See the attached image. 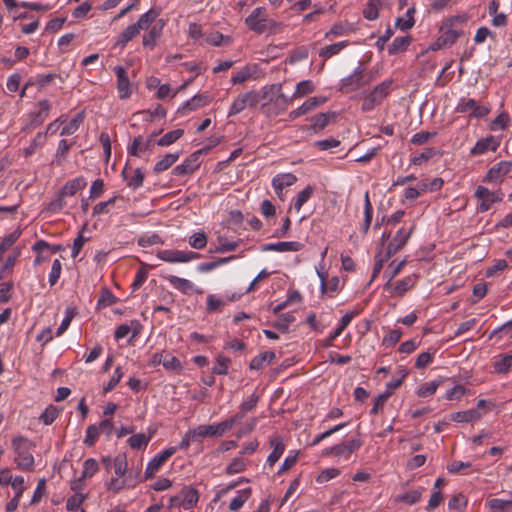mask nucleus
I'll use <instances>...</instances> for the list:
<instances>
[{
	"instance_id": "nucleus-1",
	"label": "nucleus",
	"mask_w": 512,
	"mask_h": 512,
	"mask_svg": "<svg viewBox=\"0 0 512 512\" xmlns=\"http://www.w3.org/2000/svg\"><path fill=\"white\" fill-rule=\"evenodd\" d=\"M262 98L266 101L262 105L263 112L269 116L279 114L288 108L294 100L292 96L288 97L282 92L280 83L264 87Z\"/></svg>"
},
{
	"instance_id": "nucleus-2",
	"label": "nucleus",
	"mask_w": 512,
	"mask_h": 512,
	"mask_svg": "<svg viewBox=\"0 0 512 512\" xmlns=\"http://www.w3.org/2000/svg\"><path fill=\"white\" fill-rule=\"evenodd\" d=\"M245 24L249 30L256 34L275 32L281 25L279 22L269 18L267 10L264 7L255 8L250 15L245 18Z\"/></svg>"
},
{
	"instance_id": "nucleus-3",
	"label": "nucleus",
	"mask_w": 512,
	"mask_h": 512,
	"mask_svg": "<svg viewBox=\"0 0 512 512\" xmlns=\"http://www.w3.org/2000/svg\"><path fill=\"white\" fill-rule=\"evenodd\" d=\"M466 21V14H458L446 19L440 27L442 34L438 38V44L443 46L453 45L461 35L457 26L465 23Z\"/></svg>"
},
{
	"instance_id": "nucleus-4",
	"label": "nucleus",
	"mask_w": 512,
	"mask_h": 512,
	"mask_svg": "<svg viewBox=\"0 0 512 512\" xmlns=\"http://www.w3.org/2000/svg\"><path fill=\"white\" fill-rule=\"evenodd\" d=\"M15 450V463L17 467L24 471H30L34 466V457L32 455L33 445L23 437H17L13 440Z\"/></svg>"
},
{
	"instance_id": "nucleus-5",
	"label": "nucleus",
	"mask_w": 512,
	"mask_h": 512,
	"mask_svg": "<svg viewBox=\"0 0 512 512\" xmlns=\"http://www.w3.org/2000/svg\"><path fill=\"white\" fill-rule=\"evenodd\" d=\"M391 79H386L378 84L363 100L362 109L370 111L389 95L392 85Z\"/></svg>"
},
{
	"instance_id": "nucleus-6",
	"label": "nucleus",
	"mask_w": 512,
	"mask_h": 512,
	"mask_svg": "<svg viewBox=\"0 0 512 512\" xmlns=\"http://www.w3.org/2000/svg\"><path fill=\"white\" fill-rule=\"evenodd\" d=\"M474 196L481 201L477 208L478 212L481 213L488 211L494 203L501 202L503 199L501 190L490 191L481 185L476 188Z\"/></svg>"
},
{
	"instance_id": "nucleus-7",
	"label": "nucleus",
	"mask_w": 512,
	"mask_h": 512,
	"mask_svg": "<svg viewBox=\"0 0 512 512\" xmlns=\"http://www.w3.org/2000/svg\"><path fill=\"white\" fill-rule=\"evenodd\" d=\"M368 81L369 79L366 77L364 69L359 66L351 75L341 80L340 89L342 92L350 93L364 86Z\"/></svg>"
},
{
	"instance_id": "nucleus-8",
	"label": "nucleus",
	"mask_w": 512,
	"mask_h": 512,
	"mask_svg": "<svg viewBox=\"0 0 512 512\" xmlns=\"http://www.w3.org/2000/svg\"><path fill=\"white\" fill-rule=\"evenodd\" d=\"M258 104V95L254 91H248L240 94L231 104L228 117L235 116L248 107H254Z\"/></svg>"
},
{
	"instance_id": "nucleus-9",
	"label": "nucleus",
	"mask_w": 512,
	"mask_h": 512,
	"mask_svg": "<svg viewBox=\"0 0 512 512\" xmlns=\"http://www.w3.org/2000/svg\"><path fill=\"white\" fill-rule=\"evenodd\" d=\"M416 282L417 276L412 274L394 283H385L384 290L387 291L392 297H402L407 291L416 285Z\"/></svg>"
},
{
	"instance_id": "nucleus-10",
	"label": "nucleus",
	"mask_w": 512,
	"mask_h": 512,
	"mask_svg": "<svg viewBox=\"0 0 512 512\" xmlns=\"http://www.w3.org/2000/svg\"><path fill=\"white\" fill-rule=\"evenodd\" d=\"M205 150H197L187 157L180 165H177L172 173L175 176H186L192 174L200 166V158Z\"/></svg>"
},
{
	"instance_id": "nucleus-11",
	"label": "nucleus",
	"mask_w": 512,
	"mask_h": 512,
	"mask_svg": "<svg viewBox=\"0 0 512 512\" xmlns=\"http://www.w3.org/2000/svg\"><path fill=\"white\" fill-rule=\"evenodd\" d=\"M166 25V21L164 19H158L151 27L148 29L147 33L142 36V45L144 48L149 49L150 51L154 50L158 41L162 37L163 29Z\"/></svg>"
},
{
	"instance_id": "nucleus-12",
	"label": "nucleus",
	"mask_w": 512,
	"mask_h": 512,
	"mask_svg": "<svg viewBox=\"0 0 512 512\" xmlns=\"http://www.w3.org/2000/svg\"><path fill=\"white\" fill-rule=\"evenodd\" d=\"M176 447H169L157 455H155L147 464L145 470V477L152 478L160 467L174 454L176 453Z\"/></svg>"
},
{
	"instance_id": "nucleus-13",
	"label": "nucleus",
	"mask_w": 512,
	"mask_h": 512,
	"mask_svg": "<svg viewBox=\"0 0 512 512\" xmlns=\"http://www.w3.org/2000/svg\"><path fill=\"white\" fill-rule=\"evenodd\" d=\"M166 116V110L163 106L157 105L156 108L151 110L139 111L132 116L133 123L131 126L135 127L139 124V120L146 121L150 124H157V122Z\"/></svg>"
},
{
	"instance_id": "nucleus-14",
	"label": "nucleus",
	"mask_w": 512,
	"mask_h": 512,
	"mask_svg": "<svg viewBox=\"0 0 512 512\" xmlns=\"http://www.w3.org/2000/svg\"><path fill=\"white\" fill-rule=\"evenodd\" d=\"M156 133H152L148 138L137 136L128 147V153L133 156L141 157L146 152H150L154 146Z\"/></svg>"
},
{
	"instance_id": "nucleus-15",
	"label": "nucleus",
	"mask_w": 512,
	"mask_h": 512,
	"mask_svg": "<svg viewBox=\"0 0 512 512\" xmlns=\"http://www.w3.org/2000/svg\"><path fill=\"white\" fill-rule=\"evenodd\" d=\"M512 163L509 161H501L492 166L484 177L485 182L501 183L504 177L510 172Z\"/></svg>"
},
{
	"instance_id": "nucleus-16",
	"label": "nucleus",
	"mask_w": 512,
	"mask_h": 512,
	"mask_svg": "<svg viewBox=\"0 0 512 512\" xmlns=\"http://www.w3.org/2000/svg\"><path fill=\"white\" fill-rule=\"evenodd\" d=\"M242 420V415H234L220 423L206 425L209 437H221Z\"/></svg>"
},
{
	"instance_id": "nucleus-17",
	"label": "nucleus",
	"mask_w": 512,
	"mask_h": 512,
	"mask_svg": "<svg viewBox=\"0 0 512 512\" xmlns=\"http://www.w3.org/2000/svg\"><path fill=\"white\" fill-rule=\"evenodd\" d=\"M499 146V138L495 136H488L478 140L474 147L470 150V154L473 156H479L489 151L495 152Z\"/></svg>"
},
{
	"instance_id": "nucleus-18",
	"label": "nucleus",
	"mask_w": 512,
	"mask_h": 512,
	"mask_svg": "<svg viewBox=\"0 0 512 512\" xmlns=\"http://www.w3.org/2000/svg\"><path fill=\"white\" fill-rule=\"evenodd\" d=\"M165 278L174 289L180 291L183 294H188L189 292H195L197 294L203 293L202 289L196 288L195 285L188 279L175 275H168Z\"/></svg>"
},
{
	"instance_id": "nucleus-19",
	"label": "nucleus",
	"mask_w": 512,
	"mask_h": 512,
	"mask_svg": "<svg viewBox=\"0 0 512 512\" xmlns=\"http://www.w3.org/2000/svg\"><path fill=\"white\" fill-rule=\"evenodd\" d=\"M361 445V440L352 439L330 447L329 451L334 456H344L346 459H348L353 452L357 451L361 447Z\"/></svg>"
},
{
	"instance_id": "nucleus-20",
	"label": "nucleus",
	"mask_w": 512,
	"mask_h": 512,
	"mask_svg": "<svg viewBox=\"0 0 512 512\" xmlns=\"http://www.w3.org/2000/svg\"><path fill=\"white\" fill-rule=\"evenodd\" d=\"M141 330V323L138 320L134 319L131 320L129 323L121 324L120 326H118L114 333V337L116 340H120L131 334L130 340H133L140 334Z\"/></svg>"
},
{
	"instance_id": "nucleus-21",
	"label": "nucleus",
	"mask_w": 512,
	"mask_h": 512,
	"mask_svg": "<svg viewBox=\"0 0 512 512\" xmlns=\"http://www.w3.org/2000/svg\"><path fill=\"white\" fill-rule=\"evenodd\" d=\"M114 72L117 77V89L121 99L129 98L131 95L130 81L127 76L126 69L122 66L114 67Z\"/></svg>"
},
{
	"instance_id": "nucleus-22",
	"label": "nucleus",
	"mask_w": 512,
	"mask_h": 512,
	"mask_svg": "<svg viewBox=\"0 0 512 512\" xmlns=\"http://www.w3.org/2000/svg\"><path fill=\"white\" fill-rule=\"evenodd\" d=\"M159 15V10L151 8L146 13L142 14L137 22L132 25L134 28H136V31L140 33L142 30L150 29V27L158 20Z\"/></svg>"
},
{
	"instance_id": "nucleus-23",
	"label": "nucleus",
	"mask_w": 512,
	"mask_h": 512,
	"mask_svg": "<svg viewBox=\"0 0 512 512\" xmlns=\"http://www.w3.org/2000/svg\"><path fill=\"white\" fill-rule=\"evenodd\" d=\"M303 244L297 241H284L277 243H269L262 247V251H276V252H296L301 250Z\"/></svg>"
},
{
	"instance_id": "nucleus-24",
	"label": "nucleus",
	"mask_w": 512,
	"mask_h": 512,
	"mask_svg": "<svg viewBox=\"0 0 512 512\" xmlns=\"http://www.w3.org/2000/svg\"><path fill=\"white\" fill-rule=\"evenodd\" d=\"M50 111V103L48 100H42L31 112V124L34 126L41 125L48 117Z\"/></svg>"
},
{
	"instance_id": "nucleus-25",
	"label": "nucleus",
	"mask_w": 512,
	"mask_h": 512,
	"mask_svg": "<svg viewBox=\"0 0 512 512\" xmlns=\"http://www.w3.org/2000/svg\"><path fill=\"white\" fill-rule=\"evenodd\" d=\"M297 181V177L292 173L278 174L272 179V186L278 196L285 187L293 185Z\"/></svg>"
},
{
	"instance_id": "nucleus-26",
	"label": "nucleus",
	"mask_w": 512,
	"mask_h": 512,
	"mask_svg": "<svg viewBox=\"0 0 512 512\" xmlns=\"http://www.w3.org/2000/svg\"><path fill=\"white\" fill-rule=\"evenodd\" d=\"M270 446L273 448L272 452L267 457V464L273 466L283 455L285 451V445L281 437H273L270 440Z\"/></svg>"
},
{
	"instance_id": "nucleus-27",
	"label": "nucleus",
	"mask_w": 512,
	"mask_h": 512,
	"mask_svg": "<svg viewBox=\"0 0 512 512\" xmlns=\"http://www.w3.org/2000/svg\"><path fill=\"white\" fill-rule=\"evenodd\" d=\"M324 102V98L320 97H311L307 99L301 106H299L297 109L290 112V118L294 119L301 115H305L308 112H310L312 109H315L320 104Z\"/></svg>"
},
{
	"instance_id": "nucleus-28",
	"label": "nucleus",
	"mask_w": 512,
	"mask_h": 512,
	"mask_svg": "<svg viewBox=\"0 0 512 512\" xmlns=\"http://www.w3.org/2000/svg\"><path fill=\"white\" fill-rule=\"evenodd\" d=\"M86 185V179L80 176L66 182V184L62 187L60 191L62 192V196H73L78 191L84 189Z\"/></svg>"
},
{
	"instance_id": "nucleus-29",
	"label": "nucleus",
	"mask_w": 512,
	"mask_h": 512,
	"mask_svg": "<svg viewBox=\"0 0 512 512\" xmlns=\"http://www.w3.org/2000/svg\"><path fill=\"white\" fill-rule=\"evenodd\" d=\"M209 103V96L207 94H196L191 99L186 101L178 112L193 111L199 107H203Z\"/></svg>"
},
{
	"instance_id": "nucleus-30",
	"label": "nucleus",
	"mask_w": 512,
	"mask_h": 512,
	"mask_svg": "<svg viewBox=\"0 0 512 512\" xmlns=\"http://www.w3.org/2000/svg\"><path fill=\"white\" fill-rule=\"evenodd\" d=\"M349 45V41H340L328 46H325L319 50V57H321L324 61L327 59L338 55L344 48Z\"/></svg>"
},
{
	"instance_id": "nucleus-31",
	"label": "nucleus",
	"mask_w": 512,
	"mask_h": 512,
	"mask_svg": "<svg viewBox=\"0 0 512 512\" xmlns=\"http://www.w3.org/2000/svg\"><path fill=\"white\" fill-rule=\"evenodd\" d=\"M317 274L320 278V286L323 293L328 291L337 292L340 289V279L337 276L332 277L328 282H326V273L316 268Z\"/></svg>"
},
{
	"instance_id": "nucleus-32",
	"label": "nucleus",
	"mask_w": 512,
	"mask_h": 512,
	"mask_svg": "<svg viewBox=\"0 0 512 512\" xmlns=\"http://www.w3.org/2000/svg\"><path fill=\"white\" fill-rule=\"evenodd\" d=\"M385 0H368L364 9L363 16L365 19L373 21L379 17V11L384 5Z\"/></svg>"
},
{
	"instance_id": "nucleus-33",
	"label": "nucleus",
	"mask_w": 512,
	"mask_h": 512,
	"mask_svg": "<svg viewBox=\"0 0 512 512\" xmlns=\"http://www.w3.org/2000/svg\"><path fill=\"white\" fill-rule=\"evenodd\" d=\"M275 353L266 351L256 355L250 362V369L261 370L275 359Z\"/></svg>"
},
{
	"instance_id": "nucleus-34",
	"label": "nucleus",
	"mask_w": 512,
	"mask_h": 512,
	"mask_svg": "<svg viewBox=\"0 0 512 512\" xmlns=\"http://www.w3.org/2000/svg\"><path fill=\"white\" fill-rule=\"evenodd\" d=\"M155 358H159L158 363L162 364L167 370H180L182 367L180 360L170 353H157L155 354Z\"/></svg>"
},
{
	"instance_id": "nucleus-35",
	"label": "nucleus",
	"mask_w": 512,
	"mask_h": 512,
	"mask_svg": "<svg viewBox=\"0 0 512 512\" xmlns=\"http://www.w3.org/2000/svg\"><path fill=\"white\" fill-rule=\"evenodd\" d=\"M199 500L198 491L194 488H184L181 492V505L184 509H191Z\"/></svg>"
},
{
	"instance_id": "nucleus-36",
	"label": "nucleus",
	"mask_w": 512,
	"mask_h": 512,
	"mask_svg": "<svg viewBox=\"0 0 512 512\" xmlns=\"http://www.w3.org/2000/svg\"><path fill=\"white\" fill-rule=\"evenodd\" d=\"M180 154H181L180 152L166 154L162 159H160L159 161H157L155 163V166L153 169L154 172L161 173V172H164L167 169H169L172 165H174L178 161Z\"/></svg>"
},
{
	"instance_id": "nucleus-37",
	"label": "nucleus",
	"mask_w": 512,
	"mask_h": 512,
	"mask_svg": "<svg viewBox=\"0 0 512 512\" xmlns=\"http://www.w3.org/2000/svg\"><path fill=\"white\" fill-rule=\"evenodd\" d=\"M157 258L167 263H183V251L166 249L160 250L156 254Z\"/></svg>"
},
{
	"instance_id": "nucleus-38",
	"label": "nucleus",
	"mask_w": 512,
	"mask_h": 512,
	"mask_svg": "<svg viewBox=\"0 0 512 512\" xmlns=\"http://www.w3.org/2000/svg\"><path fill=\"white\" fill-rule=\"evenodd\" d=\"M373 215V207L369 198V192L366 191L364 195V218L361 224V231L366 234L370 228Z\"/></svg>"
},
{
	"instance_id": "nucleus-39",
	"label": "nucleus",
	"mask_w": 512,
	"mask_h": 512,
	"mask_svg": "<svg viewBox=\"0 0 512 512\" xmlns=\"http://www.w3.org/2000/svg\"><path fill=\"white\" fill-rule=\"evenodd\" d=\"M415 11H416V9L414 6L408 8L404 17H398L396 19V21H395L396 28H398L402 31H407V30L411 29L415 24L414 17H413Z\"/></svg>"
},
{
	"instance_id": "nucleus-40",
	"label": "nucleus",
	"mask_w": 512,
	"mask_h": 512,
	"mask_svg": "<svg viewBox=\"0 0 512 512\" xmlns=\"http://www.w3.org/2000/svg\"><path fill=\"white\" fill-rule=\"evenodd\" d=\"M250 496L251 488L239 490L237 492V495L230 501L229 509L234 512L240 510L243 507L244 503L250 498Z\"/></svg>"
},
{
	"instance_id": "nucleus-41",
	"label": "nucleus",
	"mask_w": 512,
	"mask_h": 512,
	"mask_svg": "<svg viewBox=\"0 0 512 512\" xmlns=\"http://www.w3.org/2000/svg\"><path fill=\"white\" fill-rule=\"evenodd\" d=\"M480 418V413L476 409H470L466 411H459L452 413L450 419L454 422H472Z\"/></svg>"
},
{
	"instance_id": "nucleus-42",
	"label": "nucleus",
	"mask_w": 512,
	"mask_h": 512,
	"mask_svg": "<svg viewBox=\"0 0 512 512\" xmlns=\"http://www.w3.org/2000/svg\"><path fill=\"white\" fill-rule=\"evenodd\" d=\"M315 90V84L312 80H303L300 81L295 88V91L292 95L293 99L303 98Z\"/></svg>"
},
{
	"instance_id": "nucleus-43",
	"label": "nucleus",
	"mask_w": 512,
	"mask_h": 512,
	"mask_svg": "<svg viewBox=\"0 0 512 512\" xmlns=\"http://www.w3.org/2000/svg\"><path fill=\"white\" fill-rule=\"evenodd\" d=\"M423 488L405 492L395 497V502H402L408 505L418 503L422 497Z\"/></svg>"
},
{
	"instance_id": "nucleus-44",
	"label": "nucleus",
	"mask_w": 512,
	"mask_h": 512,
	"mask_svg": "<svg viewBox=\"0 0 512 512\" xmlns=\"http://www.w3.org/2000/svg\"><path fill=\"white\" fill-rule=\"evenodd\" d=\"M139 33L136 31V28L133 25H129L122 33L119 34L117 40L115 42V47H120L121 49L125 48L126 45L135 38Z\"/></svg>"
},
{
	"instance_id": "nucleus-45",
	"label": "nucleus",
	"mask_w": 512,
	"mask_h": 512,
	"mask_svg": "<svg viewBox=\"0 0 512 512\" xmlns=\"http://www.w3.org/2000/svg\"><path fill=\"white\" fill-rule=\"evenodd\" d=\"M411 42L408 36L396 37L388 48L389 55L405 51Z\"/></svg>"
},
{
	"instance_id": "nucleus-46",
	"label": "nucleus",
	"mask_w": 512,
	"mask_h": 512,
	"mask_svg": "<svg viewBox=\"0 0 512 512\" xmlns=\"http://www.w3.org/2000/svg\"><path fill=\"white\" fill-rule=\"evenodd\" d=\"M99 470L98 462L94 458H89L83 463V470L79 482L93 477Z\"/></svg>"
},
{
	"instance_id": "nucleus-47",
	"label": "nucleus",
	"mask_w": 512,
	"mask_h": 512,
	"mask_svg": "<svg viewBox=\"0 0 512 512\" xmlns=\"http://www.w3.org/2000/svg\"><path fill=\"white\" fill-rule=\"evenodd\" d=\"M183 131L184 130H170L156 140V144L161 147L170 146L182 137Z\"/></svg>"
},
{
	"instance_id": "nucleus-48",
	"label": "nucleus",
	"mask_w": 512,
	"mask_h": 512,
	"mask_svg": "<svg viewBox=\"0 0 512 512\" xmlns=\"http://www.w3.org/2000/svg\"><path fill=\"white\" fill-rule=\"evenodd\" d=\"M512 367V355L506 354L500 356L498 360L493 363L494 370L499 374H507Z\"/></svg>"
},
{
	"instance_id": "nucleus-49",
	"label": "nucleus",
	"mask_w": 512,
	"mask_h": 512,
	"mask_svg": "<svg viewBox=\"0 0 512 512\" xmlns=\"http://www.w3.org/2000/svg\"><path fill=\"white\" fill-rule=\"evenodd\" d=\"M440 154V151L435 148H426L420 154L411 158V163L416 166H421L423 163L429 161L435 155Z\"/></svg>"
},
{
	"instance_id": "nucleus-50",
	"label": "nucleus",
	"mask_w": 512,
	"mask_h": 512,
	"mask_svg": "<svg viewBox=\"0 0 512 512\" xmlns=\"http://www.w3.org/2000/svg\"><path fill=\"white\" fill-rule=\"evenodd\" d=\"M294 321L295 316L293 315V313H283L279 314L278 319L275 321L273 326L277 330L285 333L288 332L290 324L293 323Z\"/></svg>"
},
{
	"instance_id": "nucleus-51",
	"label": "nucleus",
	"mask_w": 512,
	"mask_h": 512,
	"mask_svg": "<svg viewBox=\"0 0 512 512\" xmlns=\"http://www.w3.org/2000/svg\"><path fill=\"white\" fill-rule=\"evenodd\" d=\"M406 264V260L400 262L392 261L384 272V277L387 279L386 283H391L392 280L402 271Z\"/></svg>"
},
{
	"instance_id": "nucleus-52",
	"label": "nucleus",
	"mask_w": 512,
	"mask_h": 512,
	"mask_svg": "<svg viewBox=\"0 0 512 512\" xmlns=\"http://www.w3.org/2000/svg\"><path fill=\"white\" fill-rule=\"evenodd\" d=\"M21 235V230L20 229H17L13 232H11L10 234H8L7 236H5L3 238V240L1 241L0 243V260L2 259L3 257V254L10 248L13 246V244L19 239Z\"/></svg>"
},
{
	"instance_id": "nucleus-53",
	"label": "nucleus",
	"mask_w": 512,
	"mask_h": 512,
	"mask_svg": "<svg viewBox=\"0 0 512 512\" xmlns=\"http://www.w3.org/2000/svg\"><path fill=\"white\" fill-rule=\"evenodd\" d=\"M188 242H189V245L193 249L201 250L206 247L207 242H208V237L205 232L199 231V232L193 233L189 237Z\"/></svg>"
},
{
	"instance_id": "nucleus-54",
	"label": "nucleus",
	"mask_w": 512,
	"mask_h": 512,
	"mask_svg": "<svg viewBox=\"0 0 512 512\" xmlns=\"http://www.w3.org/2000/svg\"><path fill=\"white\" fill-rule=\"evenodd\" d=\"M440 384L441 381L439 380L424 383L417 390V395L422 398L430 397L435 394Z\"/></svg>"
},
{
	"instance_id": "nucleus-55",
	"label": "nucleus",
	"mask_w": 512,
	"mask_h": 512,
	"mask_svg": "<svg viewBox=\"0 0 512 512\" xmlns=\"http://www.w3.org/2000/svg\"><path fill=\"white\" fill-rule=\"evenodd\" d=\"M443 184H444L443 179L439 178V177H436L433 179H423L419 183V188H420L421 192H426L428 190L429 191H437V190L441 189Z\"/></svg>"
},
{
	"instance_id": "nucleus-56",
	"label": "nucleus",
	"mask_w": 512,
	"mask_h": 512,
	"mask_svg": "<svg viewBox=\"0 0 512 512\" xmlns=\"http://www.w3.org/2000/svg\"><path fill=\"white\" fill-rule=\"evenodd\" d=\"M230 359L223 355H218L216 362L212 367V372L217 375H226L228 373Z\"/></svg>"
},
{
	"instance_id": "nucleus-57",
	"label": "nucleus",
	"mask_w": 512,
	"mask_h": 512,
	"mask_svg": "<svg viewBox=\"0 0 512 512\" xmlns=\"http://www.w3.org/2000/svg\"><path fill=\"white\" fill-rule=\"evenodd\" d=\"M314 193V188L312 186H307L303 190H301L297 198L294 202V209L298 212L302 208V206L312 197Z\"/></svg>"
},
{
	"instance_id": "nucleus-58",
	"label": "nucleus",
	"mask_w": 512,
	"mask_h": 512,
	"mask_svg": "<svg viewBox=\"0 0 512 512\" xmlns=\"http://www.w3.org/2000/svg\"><path fill=\"white\" fill-rule=\"evenodd\" d=\"M151 437L144 433L134 434L128 439V444L132 449L145 448Z\"/></svg>"
},
{
	"instance_id": "nucleus-59",
	"label": "nucleus",
	"mask_w": 512,
	"mask_h": 512,
	"mask_svg": "<svg viewBox=\"0 0 512 512\" xmlns=\"http://www.w3.org/2000/svg\"><path fill=\"white\" fill-rule=\"evenodd\" d=\"M254 73V67L252 66H245L239 71H237L231 78V82L233 84H241L246 82L248 79L251 78L252 74Z\"/></svg>"
},
{
	"instance_id": "nucleus-60",
	"label": "nucleus",
	"mask_w": 512,
	"mask_h": 512,
	"mask_svg": "<svg viewBox=\"0 0 512 512\" xmlns=\"http://www.w3.org/2000/svg\"><path fill=\"white\" fill-rule=\"evenodd\" d=\"M487 506L495 512H501L512 507V500L492 498L487 501Z\"/></svg>"
},
{
	"instance_id": "nucleus-61",
	"label": "nucleus",
	"mask_w": 512,
	"mask_h": 512,
	"mask_svg": "<svg viewBox=\"0 0 512 512\" xmlns=\"http://www.w3.org/2000/svg\"><path fill=\"white\" fill-rule=\"evenodd\" d=\"M114 472L117 476H124L128 469L127 458L125 454H119L113 462Z\"/></svg>"
},
{
	"instance_id": "nucleus-62",
	"label": "nucleus",
	"mask_w": 512,
	"mask_h": 512,
	"mask_svg": "<svg viewBox=\"0 0 512 512\" xmlns=\"http://www.w3.org/2000/svg\"><path fill=\"white\" fill-rule=\"evenodd\" d=\"M334 115L330 113H320L313 117L311 128H325L332 123Z\"/></svg>"
},
{
	"instance_id": "nucleus-63",
	"label": "nucleus",
	"mask_w": 512,
	"mask_h": 512,
	"mask_svg": "<svg viewBox=\"0 0 512 512\" xmlns=\"http://www.w3.org/2000/svg\"><path fill=\"white\" fill-rule=\"evenodd\" d=\"M348 33H349L348 26L341 22H338V23H335L330 28V30L325 33V38L331 39L332 37L343 36V35H347Z\"/></svg>"
},
{
	"instance_id": "nucleus-64",
	"label": "nucleus",
	"mask_w": 512,
	"mask_h": 512,
	"mask_svg": "<svg viewBox=\"0 0 512 512\" xmlns=\"http://www.w3.org/2000/svg\"><path fill=\"white\" fill-rule=\"evenodd\" d=\"M59 415V410L55 406H48L45 411L41 414L40 420L45 425L52 424Z\"/></svg>"
}]
</instances>
